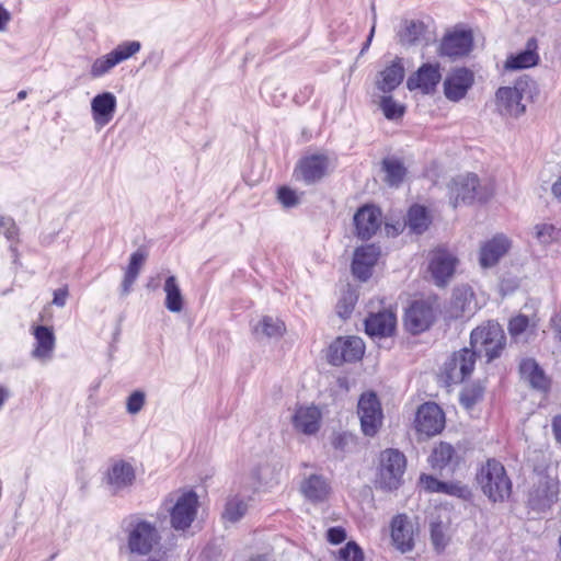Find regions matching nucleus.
Masks as SVG:
<instances>
[{
    "label": "nucleus",
    "instance_id": "obj_34",
    "mask_svg": "<svg viewBox=\"0 0 561 561\" xmlns=\"http://www.w3.org/2000/svg\"><path fill=\"white\" fill-rule=\"evenodd\" d=\"M457 454L455 448L445 442L437 444L428 457V461L433 469H444L447 466L455 463Z\"/></svg>",
    "mask_w": 561,
    "mask_h": 561
},
{
    "label": "nucleus",
    "instance_id": "obj_9",
    "mask_svg": "<svg viewBox=\"0 0 561 561\" xmlns=\"http://www.w3.org/2000/svg\"><path fill=\"white\" fill-rule=\"evenodd\" d=\"M365 352V344L358 336L337 337L329 347L328 359L334 366L359 360Z\"/></svg>",
    "mask_w": 561,
    "mask_h": 561
},
{
    "label": "nucleus",
    "instance_id": "obj_21",
    "mask_svg": "<svg viewBox=\"0 0 561 561\" xmlns=\"http://www.w3.org/2000/svg\"><path fill=\"white\" fill-rule=\"evenodd\" d=\"M391 539L401 552L411 551L414 547V526L405 515H397L391 522Z\"/></svg>",
    "mask_w": 561,
    "mask_h": 561
},
{
    "label": "nucleus",
    "instance_id": "obj_64",
    "mask_svg": "<svg viewBox=\"0 0 561 561\" xmlns=\"http://www.w3.org/2000/svg\"><path fill=\"white\" fill-rule=\"evenodd\" d=\"M250 561H266V560H265V558L259 556V557L252 558Z\"/></svg>",
    "mask_w": 561,
    "mask_h": 561
},
{
    "label": "nucleus",
    "instance_id": "obj_54",
    "mask_svg": "<svg viewBox=\"0 0 561 561\" xmlns=\"http://www.w3.org/2000/svg\"><path fill=\"white\" fill-rule=\"evenodd\" d=\"M420 482L423 485V488L428 492H439V488H443L442 481L427 474H422L420 478Z\"/></svg>",
    "mask_w": 561,
    "mask_h": 561
},
{
    "label": "nucleus",
    "instance_id": "obj_4",
    "mask_svg": "<svg viewBox=\"0 0 561 561\" xmlns=\"http://www.w3.org/2000/svg\"><path fill=\"white\" fill-rule=\"evenodd\" d=\"M470 344L479 353H484L488 362H491L500 356L505 345V335L497 323L488 322L471 332Z\"/></svg>",
    "mask_w": 561,
    "mask_h": 561
},
{
    "label": "nucleus",
    "instance_id": "obj_12",
    "mask_svg": "<svg viewBox=\"0 0 561 561\" xmlns=\"http://www.w3.org/2000/svg\"><path fill=\"white\" fill-rule=\"evenodd\" d=\"M458 259L445 249H436L431 253L428 272L435 285L444 287L455 274Z\"/></svg>",
    "mask_w": 561,
    "mask_h": 561
},
{
    "label": "nucleus",
    "instance_id": "obj_25",
    "mask_svg": "<svg viewBox=\"0 0 561 561\" xmlns=\"http://www.w3.org/2000/svg\"><path fill=\"white\" fill-rule=\"evenodd\" d=\"M519 375L536 390L547 391L550 387L549 378L534 358H524L519 363Z\"/></svg>",
    "mask_w": 561,
    "mask_h": 561
},
{
    "label": "nucleus",
    "instance_id": "obj_14",
    "mask_svg": "<svg viewBox=\"0 0 561 561\" xmlns=\"http://www.w3.org/2000/svg\"><path fill=\"white\" fill-rule=\"evenodd\" d=\"M524 83L517 82L514 87H501L495 93V103L500 113L517 117L525 113L522 103Z\"/></svg>",
    "mask_w": 561,
    "mask_h": 561
},
{
    "label": "nucleus",
    "instance_id": "obj_26",
    "mask_svg": "<svg viewBox=\"0 0 561 561\" xmlns=\"http://www.w3.org/2000/svg\"><path fill=\"white\" fill-rule=\"evenodd\" d=\"M365 329L370 336H389L396 329V316L391 311L373 313L365 320Z\"/></svg>",
    "mask_w": 561,
    "mask_h": 561
},
{
    "label": "nucleus",
    "instance_id": "obj_62",
    "mask_svg": "<svg viewBox=\"0 0 561 561\" xmlns=\"http://www.w3.org/2000/svg\"><path fill=\"white\" fill-rule=\"evenodd\" d=\"M551 192L561 202V176L552 184Z\"/></svg>",
    "mask_w": 561,
    "mask_h": 561
},
{
    "label": "nucleus",
    "instance_id": "obj_50",
    "mask_svg": "<svg viewBox=\"0 0 561 561\" xmlns=\"http://www.w3.org/2000/svg\"><path fill=\"white\" fill-rule=\"evenodd\" d=\"M277 197L285 207H293L297 205L299 201L296 192L286 186L278 190Z\"/></svg>",
    "mask_w": 561,
    "mask_h": 561
},
{
    "label": "nucleus",
    "instance_id": "obj_63",
    "mask_svg": "<svg viewBox=\"0 0 561 561\" xmlns=\"http://www.w3.org/2000/svg\"><path fill=\"white\" fill-rule=\"evenodd\" d=\"M8 398L9 391L4 387L0 386V409L2 408Z\"/></svg>",
    "mask_w": 561,
    "mask_h": 561
},
{
    "label": "nucleus",
    "instance_id": "obj_23",
    "mask_svg": "<svg viewBox=\"0 0 561 561\" xmlns=\"http://www.w3.org/2000/svg\"><path fill=\"white\" fill-rule=\"evenodd\" d=\"M294 428L304 435H314L320 428L321 412L316 407H300L293 415Z\"/></svg>",
    "mask_w": 561,
    "mask_h": 561
},
{
    "label": "nucleus",
    "instance_id": "obj_20",
    "mask_svg": "<svg viewBox=\"0 0 561 561\" xmlns=\"http://www.w3.org/2000/svg\"><path fill=\"white\" fill-rule=\"evenodd\" d=\"M476 310L477 301L472 288L468 285L455 287L449 306L450 317L455 319L470 317Z\"/></svg>",
    "mask_w": 561,
    "mask_h": 561
},
{
    "label": "nucleus",
    "instance_id": "obj_1",
    "mask_svg": "<svg viewBox=\"0 0 561 561\" xmlns=\"http://www.w3.org/2000/svg\"><path fill=\"white\" fill-rule=\"evenodd\" d=\"M123 529L130 553L147 556L160 543L161 535L157 525L139 514H133L125 518Z\"/></svg>",
    "mask_w": 561,
    "mask_h": 561
},
{
    "label": "nucleus",
    "instance_id": "obj_8",
    "mask_svg": "<svg viewBox=\"0 0 561 561\" xmlns=\"http://www.w3.org/2000/svg\"><path fill=\"white\" fill-rule=\"evenodd\" d=\"M357 413L365 436L374 437L382 425V410L374 392L363 393L358 400Z\"/></svg>",
    "mask_w": 561,
    "mask_h": 561
},
{
    "label": "nucleus",
    "instance_id": "obj_56",
    "mask_svg": "<svg viewBox=\"0 0 561 561\" xmlns=\"http://www.w3.org/2000/svg\"><path fill=\"white\" fill-rule=\"evenodd\" d=\"M68 287L65 286L54 291L53 304L57 307H64L66 305V300L68 298Z\"/></svg>",
    "mask_w": 561,
    "mask_h": 561
},
{
    "label": "nucleus",
    "instance_id": "obj_27",
    "mask_svg": "<svg viewBox=\"0 0 561 561\" xmlns=\"http://www.w3.org/2000/svg\"><path fill=\"white\" fill-rule=\"evenodd\" d=\"M300 491L310 502L320 503L328 499L331 488L323 476L310 474L301 482Z\"/></svg>",
    "mask_w": 561,
    "mask_h": 561
},
{
    "label": "nucleus",
    "instance_id": "obj_49",
    "mask_svg": "<svg viewBox=\"0 0 561 561\" xmlns=\"http://www.w3.org/2000/svg\"><path fill=\"white\" fill-rule=\"evenodd\" d=\"M442 485L443 488H439L438 493H445L458 497H467L470 493L468 488L459 482H442Z\"/></svg>",
    "mask_w": 561,
    "mask_h": 561
},
{
    "label": "nucleus",
    "instance_id": "obj_31",
    "mask_svg": "<svg viewBox=\"0 0 561 561\" xmlns=\"http://www.w3.org/2000/svg\"><path fill=\"white\" fill-rule=\"evenodd\" d=\"M286 332L285 323L272 316H264L253 327V334L256 339H280Z\"/></svg>",
    "mask_w": 561,
    "mask_h": 561
},
{
    "label": "nucleus",
    "instance_id": "obj_46",
    "mask_svg": "<svg viewBox=\"0 0 561 561\" xmlns=\"http://www.w3.org/2000/svg\"><path fill=\"white\" fill-rule=\"evenodd\" d=\"M146 402V394L144 391L136 390L128 398L126 409L129 414H137L141 411Z\"/></svg>",
    "mask_w": 561,
    "mask_h": 561
},
{
    "label": "nucleus",
    "instance_id": "obj_55",
    "mask_svg": "<svg viewBox=\"0 0 561 561\" xmlns=\"http://www.w3.org/2000/svg\"><path fill=\"white\" fill-rule=\"evenodd\" d=\"M454 71H460V84H461V87L463 88V90L467 93L468 90L474 83V75H473V72L471 70L467 69V68H458V69H455Z\"/></svg>",
    "mask_w": 561,
    "mask_h": 561
},
{
    "label": "nucleus",
    "instance_id": "obj_43",
    "mask_svg": "<svg viewBox=\"0 0 561 561\" xmlns=\"http://www.w3.org/2000/svg\"><path fill=\"white\" fill-rule=\"evenodd\" d=\"M337 559L341 561H364V551L355 541H348L337 551Z\"/></svg>",
    "mask_w": 561,
    "mask_h": 561
},
{
    "label": "nucleus",
    "instance_id": "obj_33",
    "mask_svg": "<svg viewBox=\"0 0 561 561\" xmlns=\"http://www.w3.org/2000/svg\"><path fill=\"white\" fill-rule=\"evenodd\" d=\"M163 290L165 293V308L174 313L181 312L183 310L184 298L175 276L171 275L165 279Z\"/></svg>",
    "mask_w": 561,
    "mask_h": 561
},
{
    "label": "nucleus",
    "instance_id": "obj_7",
    "mask_svg": "<svg viewBox=\"0 0 561 561\" xmlns=\"http://www.w3.org/2000/svg\"><path fill=\"white\" fill-rule=\"evenodd\" d=\"M476 357L477 352L467 347L455 352L444 364L442 370L446 385H457L468 378L473 371Z\"/></svg>",
    "mask_w": 561,
    "mask_h": 561
},
{
    "label": "nucleus",
    "instance_id": "obj_24",
    "mask_svg": "<svg viewBox=\"0 0 561 561\" xmlns=\"http://www.w3.org/2000/svg\"><path fill=\"white\" fill-rule=\"evenodd\" d=\"M328 169V159L324 156H311L302 159L296 170V176L307 184L321 180Z\"/></svg>",
    "mask_w": 561,
    "mask_h": 561
},
{
    "label": "nucleus",
    "instance_id": "obj_38",
    "mask_svg": "<svg viewBox=\"0 0 561 561\" xmlns=\"http://www.w3.org/2000/svg\"><path fill=\"white\" fill-rule=\"evenodd\" d=\"M382 170L386 173L385 181L390 186H399L407 173L404 164L396 158L383 159Z\"/></svg>",
    "mask_w": 561,
    "mask_h": 561
},
{
    "label": "nucleus",
    "instance_id": "obj_48",
    "mask_svg": "<svg viewBox=\"0 0 561 561\" xmlns=\"http://www.w3.org/2000/svg\"><path fill=\"white\" fill-rule=\"evenodd\" d=\"M529 325V319L527 316L518 314L510 320L508 331L513 337H517L523 334Z\"/></svg>",
    "mask_w": 561,
    "mask_h": 561
},
{
    "label": "nucleus",
    "instance_id": "obj_36",
    "mask_svg": "<svg viewBox=\"0 0 561 561\" xmlns=\"http://www.w3.org/2000/svg\"><path fill=\"white\" fill-rule=\"evenodd\" d=\"M430 224L431 218L425 207L414 205L409 209L407 226L412 232L421 234L428 228Z\"/></svg>",
    "mask_w": 561,
    "mask_h": 561
},
{
    "label": "nucleus",
    "instance_id": "obj_53",
    "mask_svg": "<svg viewBox=\"0 0 561 561\" xmlns=\"http://www.w3.org/2000/svg\"><path fill=\"white\" fill-rule=\"evenodd\" d=\"M0 228L3 229V234L9 240L13 239L16 234L15 222L10 217L0 216Z\"/></svg>",
    "mask_w": 561,
    "mask_h": 561
},
{
    "label": "nucleus",
    "instance_id": "obj_61",
    "mask_svg": "<svg viewBox=\"0 0 561 561\" xmlns=\"http://www.w3.org/2000/svg\"><path fill=\"white\" fill-rule=\"evenodd\" d=\"M135 280H136V277H131V276L125 274V277H124V280L122 284L123 295H127L130 291V288H131L133 284L135 283Z\"/></svg>",
    "mask_w": 561,
    "mask_h": 561
},
{
    "label": "nucleus",
    "instance_id": "obj_59",
    "mask_svg": "<svg viewBox=\"0 0 561 561\" xmlns=\"http://www.w3.org/2000/svg\"><path fill=\"white\" fill-rule=\"evenodd\" d=\"M10 12L0 4V32L5 31V26L10 22Z\"/></svg>",
    "mask_w": 561,
    "mask_h": 561
},
{
    "label": "nucleus",
    "instance_id": "obj_35",
    "mask_svg": "<svg viewBox=\"0 0 561 561\" xmlns=\"http://www.w3.org/2000/svg\"><path fill=\"white\" fill-rule=\"evenodd\" d=\"M400 27V32L403 31L405 35H423L436 33L434 19L430 15H424L419 19H403L401 21Z\"/></svg>",
    "mask_w": 561,
    "mask_h": 561
},
{
    "label": "nucleus",
    "instance_id": "obj_37",
    "mask_svg": "<svg viewBox=\"0 0 561 561\" xmlns=\"http://www.w3.org/2000/svg\"><path fill=\"white\" fill-rule=\"evenodd\" d=\"M248 507L249 505L244 497L240 495L229 496L225 505L222 518L225 522L237 523L245 515Z\"/></svg>",
    "mask_w": 561,
    "mask_h": 561
},
{
    "label": "nucleus",
    "instance_id": "obj_32",
    "mask_svg": "<svg viewBox=\"0 0 561 561\" xmlns=\"http://www.w3.org/2000/svg\"><path fill=\"white\" fill-rule=\"evenodd\" d=\"M472 48V37H443L439 46L442 55L458 58L467 55Z\"/></svg>",
    "mask_w": 561,
    "mask_h": 561
},
{
    "label": "nucleus",
    "instance_id": "obj_10",
    "mask_svg": "<svg viewBox=\"0 0 561 561\" xmlns=\"http://www.w3.org/2000/svg\"><path fill=\"white\" fill-rule=\"evenodd\" d=\"M414 427L426 438L439 434L445 427L443 410L434 402L422 404L416 411Z\"/></svg>",
    "mask_w": 561,
    "mask_h": 561
},
{
    "label": "nucleus",
    "instance_id": "obj_57",
    "mask_svg": "<svg viewBox=\"0 0 561 561\" xmlns=\"http://www.w3.org/2000/svg\"><path fill=\"white\" fill-rule=\"evenodd\" d=\"M472 30L468 27L465 24H456L451 30L446 31L444 35H457V36H465V35H473Z\"/></svg>",
    "mask_w": 561,
    "mask_h": 561
},
{
    "label": "nucleus",
    "instance_id": "obj_58",
    "mask_svg": "<svg viewBox=\"0 0 561 561\" xmlns=\"http://www.w3.org/2000/svg\"><path fill=\"white\" fill-rule=\"evenodd\" d=\"M551 325L559 342H561V310L551 319Z\"/></svg>",
    "mask_w": 561,
    "mask_h": 561
},
{
    "label": "nucleus",
    "instance_id": "obj_5",
    "mask_svg": "<svg viewBox=\"0 0 561 561\" xmlns=\"http://www.w3.org/2000/svg\"><path fill=\"white\" fill-rule=\"evenodd\" d=\"M448 195L453 207L460 202L471 203L476 199L485 201L489 193L480 185L479 178L474 173L459 174L448 184Z\"/></svg>",
    "mask_w": 561,
    "mask_h": 561
},
{
    "label": "nucleus",
    "instance_id": "obj_29",
    "mask_svg": "<svg viewBox=\"0 0 561 561\" xmlns=\"http://www.w3.org/2000/svg\"><path fill=\"white\" fill-rule=\"evenodd\" d=\"M36 341L32 355L38 359H49L55 347V335L50 328L38 325L34 329Z\"/></svg>",
    "mask_w": 561,
    "mask_h": 561
},
{
    "label": "nucleus",
    "instance_id": "obj_17",
    "mask_svg": "<svg viewBox=\"0 0 561 561\" xmlns=\"http://www.w3.org/2000/svg\"><path fill=\"white\" fill-rule=\"evenodd\" d=\"M379 255L380 250L374 244L357 248L352 262L353 275L362 282L367 280L371 276Z\"/></svg>",
    "mask_w": 561,
    "mask_h": 561
},
{
    "label": "nucleus",
    "instance_id": "obj_30",
    "mask_svg": "<svg viewBox=\"0 0 561 561\" xmlns=\"http://www.w3.org/2000/svg\"><path fill=\"white\" fill-rule=\"evenodd\" d=\"M404 78V68L400 61H393L379 75V79L376 82L378 90L383 93L393 91Z\"/></svg>",
    "mask_w": 561,
    "mask_h": 561
},
{
    "label": "nucleus",
    "instance_id": "obj_40",
    "mask_svg": "<svg viewBox=\"0 0 561 561\" xmlns=\"http://www.w3.org/2000/svg\"><path fill=\"white\" fill-rule=\"evenodd\" d=\"M534 236L541 244H550L561 240V229L552 224L542 222L534 227Z\"/></svg>",
    "mask_w": 561,
    "mask_h": 561
},
{
    "label": "nucleus",
    "instance_id": "obj_22",
    "mask_svg": "<svg viewBox=\"0 0 561 561\" xmlns=\"http://www.w3.org/2000/svg\"><path fill=\"white\" fill-rule=\"evenodd\" d=\"M116 96L111 92H103L95 95L91 101V112L96 125L103 127L107 125L116 111Z\"/></svg>",
    "mask_w": 561,
    "mask_h": 561
},
{
    "label": "nucleus",
    "instance_id": "obj_6",
    "mask_svg": "<svg viewBox=\"0 0 561 561\" xmlns=\"http://www.w3.org/2000/svg\"><path fill=\"white\" fill-rule=\"evenodd\" d=\"M169 501L172 503L169 508L171 526L175 530L187 529L197 514V494L194 491H185L180 494H172Z\"/></svg>",
    "mask_w": 561,
    "mask_h": 561
},
{
    "label": "nucleus",
    "instance_id": "obj_41",
    "mask_svg": "<svg viewBox=\"0 0 561 561\" xmlns=\"http://www.w3.org/2000/svg\"><path fill=\"white\" fill-rule=\"evenodd\" d=\"M379 108L387 119L396 121L403 116L405 106L398 103L391 95H383L378 102Z\"/></svg>",
    "mask_w": 561,
    "mask_h": 561
},
{
    "label": "nucleus",
    "instance_id": "obj_13",
    "mask_svg": "<svg viewBox=\"0 0 561 561\" xmlns=\"http://www.w3.org/2000/svg\"><path fill=\"white\" fill-rule=\"evenodd\" d=\"M136 480L134 467L125 461L117 460L113 462L104 477V483L111 494H118L133 486Z\"/></svg>",
    "mask_w": 561,
    "mask_h": 561
},
{
    "label": "nucleus",
    "instance_id": "obj_28",
    "mask_svg": "<svg viewBox=\"0 0 561 561\" xmlns=\"http://www.w3.org/2000/svg\"><path fill=\"white\" fill-rule=\"evenodd\" d=\"M537 48V41L535 37H531L524 50L507 57L504 65L505 69L518 70L536 66L539 60Z\"/></svg>",
    "mask_w": 561,
    "mask_h": 561
},
{
    "label": "nucleus",
    "instance_id": "obj_39",
    "mask_svg": "<svg viewBox=\"0 0 561 561\" xmlns=\"http://www.w3.org/2000/svg\"><path fill=\"white\" fill-rule=\"evenodd\" d=\"M444 94L453 102H458L466 96V91L460 84V71H451L444 80Z\"/></svg>",
    "mask_w": 561,
    "mask_h": 561
},
{
    "label": "nucleus",
    "instance_id": "obj_51",
    "mask_svg": "<svg viewBox=\"0 0 561 561\" xmlns=\"http://www.w3.org/2000/svg\"><path fill=\"white\" fill-rule=\"evenodd\" d=\"M327 539L332 545H339L346 539V531L343 527H331L327 531Z\"/></svg>",
    "mask_w": 561,
    "mask_h": 561
},
{
    "label": "nucleus",
    "instance_id": "obj_18",
    "mask_svg": "<svg viewBox=\"0 0 561 561\" xmlns=\"http://www.w3.org/2000/svg\"><path fill=\"white\" fill-rule=\"evenodd\" d=\"M354 224L357 237L368 240L381 226V213L375 206H363L354 215Z\"/></svg>",
    "mask_w": 561,
    "mask_h": 561
},
{
    "label": "nucleus",
    "instance_id": "obj_19",
    "mask_svg": "<svg viewBox=\"0 0 561 561\" xmlns=\"http://www.w3.org/2000/svg\"><path fill=\"white\" fill-rule=\"evenodd\" d=\"M510 239L504 234H496L480 247L479 263L481 267H493L508 252Z\"/></svg>",
    "mask_w": 561,
    "mask_h": 561
},
{
    "label": "nucleus",
    "instance_id": "obj_42",
    "mask_svg": "<svg viewBox=\"0 0 561 561\" xmlns=\"http://www.w3.org/2000/svg\"><path fill=\"white\" fill-rule=\"evenodd\" d=\"M357 301V294L354 289L352 288H347L341 299L339 300L337 302V306H336V309H337V314L342 318V319H347L354 307H355V304Z\"/></svg>",
    "mask_w": 561,
    "mask_h": 561
},
{
    "label": "nucleus",
    "instance_id": "obj_2",
    "mask_svg": "<svg viewBox=\"0 0 561 561\" xmlns=\"http://www.w3.org/2000/svg\"><path fill=\"white\" fill-rule=\"evenodd\" d=\"M477 481L483 493L493 502L503 501L511 494V480L506 476L504 466L495 459H489L481 467Z\"/></svg>",
    "mask_w": 561,
    "mask_h": 561
},
{
    "label": "nucleus",
    "instance_id": "obj_60",
    "mask_svg": "<svg viewBox=\"0 0 561 561\" xmlns=\"http://www.w3.org/2000/svg\"><path fill=\"white\" fill-rule=\"evenodd\" d=\"M552 428L556 439L561 443V415H557L552 421Z\"/></svg>",
    "mask_w": 561,
    "mask_h": 561
},
{
    "label": "nucleus",
    "instance_id": "obj_16",
    "mask_svg": "<svg viewBox=\"0 0 561 561\" xmlns=\"http://www.w3.org/2000/svg\"><path fill=\"white\" fill-rule=\"evenodd\" d=\"M434 321L433 308L424 301H414L405 312L404 324L409 332L419 334L427 330Z\"/></svg>",
    "mask_w": 561,
    "mask_h": 561
},
{
    "label": "nucleus",
    "instance_id": "obj_3",
    "mask_svg": "<svg viewBox=\"0 0 561 561\" xmlns=\"http://www.w3.org/2000/svg\"><path fill=\"white\" fill-rule=\"evenodd\" d=\"M405 466V456L398 449L389 448L381 451L375 480L376 486L387 491L397 490L402 483Z\"/></svg>",
    "mask_w": 561,
    "mask_h": 561
},
{
    "label": "nucleus",
    "instance_id": "obj_47",
    "mask_svg": "<svg viewBox=\"0 0 561 561\" xmlns=\"http://www.w3.org/2000/svg\"><path fill=\"white\" fill-rule=\"evenodd\" d=\"M145 261H146V253L140 250H137L136 252H134L131 254L129 264L127 266L125 274L137 278Z\"/></svg>",
    "mask_w": 561,
    "mask_h": 561
},
{
    "label": "nucleus",
    "instance_id": "obj_45",
    "mask_svg": "<svg viewBox=\"0 0 561 561\" xmlns=\"http://www.w3.org/2000/svg\"><path fill=\"white\" fill-rule=\"evenodd\" d=\"M355 444V437L351 433H336L331 438V445L340 451H348L351 446Z\"/></svg>",
    "mask_w": 561,
    "mask_h": 561
},
{
    "label": "nucleus",
    "instance_id": "obj_52",
    "mask_svg": "<svg viewBox=\"0 0 561 561\" xmlns=\"http://www.w3.org/2000/svg\"><path fill=\"white\" fill-rule=\"evenodd\" d=\"M481 393L476 390H465L460 394V403L466 409H471L480 399Z\"/></svg>",
    "mask_w": 561,
    "mask_h": 561
},
{
    "label": "nucleus",
    "instance_id": "obj_44",
    "mask_svg": "<svg viewBox=\"0 0 561 561\" xmlns=\"http://www.w3.org/2000/svg\"><path fill=\"white\" fill-rule=\"evenodd\" d=\"M431 540L437 551L444 550L447 546L448 539L442 523H431Z\"/></svg>",
    "mask_w": 561,
    "mask_h": 561
},
{
    "label": "nucleus",
    "instance_id": "obj_15",
    "mask_svg": "<svg viewBox=\"0 0 561 561\" xmlns=\"http://www.w3.org/2000/svg\"><path fill=\"white\" fill-rule=\"evenodd\" d=\"M440 79L438 64H424L408 78L407 87L410 91L420 90L423 94H430L435 91Z\"/></svg>",
    "mask_w": 561,
    "mask_h": 561
},
{
    "label": "nucleus",
    "instance_id": "obj_11",
    "mask_svg": "<svg viewBox=\"0 0 561 561\" xmlns=\"http://www.w3.org/2000/svg\"><path fill=\"white\" fill-rule=\"evenodd\" d=\"M140 49V43L125 42L118 45L111 53L98 58L91 66L90 75L92 78H100L107 73L112 68H114L119 62L128 59Z\"/></svg>",
    "mask_w": 561,
    "mask_h": 561
}]
</instances>
